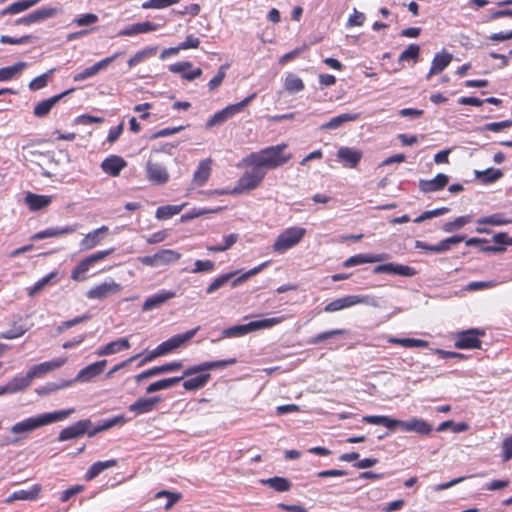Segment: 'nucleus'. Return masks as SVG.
I'll list each match as a JSON object with an SVG mask.
<instances>
[{
    "label": "nucleus",
    "mask_w": 512,
    "mask_h": 512,
    "mask_svg": "<svg viewBox=\"0 0 512 512\" xmlns=\"http://www.w3.org/2000/svg\"><path fill=\"white\" fill-rule=\"evenodd\" d=\"M200 330V327L197 326L194 329L188 330L182 334H176L166 341H163L159 344V347L163 353V355L171 353L173 350L183 346L185 343L190 341L196 333Z\"/></svg>",
    "instance_id": "obj_10"
},
{
    "label": "nucleus",
    "mask_w": 512,
    "mask_h": 512,
    "mask_svg": "<svg viewBox=\"0 0 512 512\" xmlns=\"http://www.w3.org/2000/svg\"><path fill=\"white\" fill-rule=\"evenodd\" d=\"M269 263H270V261L263 262L260 265H258L256 267L248 270L247 272L241 274L237 278L233 277L229 281V282H231V287L232 288H236V287L240 286L241 284L246 282L249 278H251V277L257 275L258 273H260L261 271H263L264 268H266L269 265Z\"/></svg>",
    "instance_id": "obj_39"
},
{
    "label": "nucleus",
    "mask_w": 512,
    "mask_h": 512,
    "mask_svg": "<svg viewBox=\"0 0 512 512\" xmlns=\"http://www.w3.org/2000/svg\"><path fill=\"white\" fill-rule=\"evenodd\" d=\"M183 367V363L181 361H172L165 363L160 366L153 367V372L155 376L162 375L166 373H171L180 370Z\"/></svg>",
    "instance_id": "obj_58"
},
{
    "label": "nucleus",
    "mask_w": 512,
    "mask_h": 512,
    "mask_svg": "<svg viewBox=\"0 0 512 512\" xmlns=\"http://www.w3.org/2000/svg\"><path fill=\"white\" fill-rule=\"evenodd\" d=\"M74 412L73 408L66 410H58L53 412H47L43 414H39L37 416H32L26 418L20 422L15 423L11 427V432L13 434H25L30 433L42 426L49 425L55 422H59L67 418L70 414Z\"/></svg>",
    "instance_id": "obj_2"
},
{
    "label": "nucleus",
    "mask_w": 512,
    "mask_h": 512,
    "mask_svg": "<svg viewBox=\"0 0 512 512\" xmlns=\"http://www.w3.org/2000/svg\"><path fill=\"white\" fill-rule=\"evenodd\" d=\"M162 401L161 396H152L148 398H138L134 403L129 406V411L137 415L151 412L155 406Z\"/></svg>",
    "instance_id": "obj_22"
},
{
    "label": "nucleus",
    "mask_w": 512,
    "mask_h": 512,
    "mask_svg": "<svg viewBox=\"0 0 512 512\" xmlns=\"http://www.w3.org/2000/svg\"><path fill=\"white\" fill-rule=\"evenodd\" d=\"M115 250V247H111L106 250L97 251L83 258L71 271V279L75 281L86 280L87 277L84 274L88 272L95 263L104 260L107 256L114 253Z\"/></svg>",
    "instance_id": "obj_5"
},
{
    "label": "nucleus",
    "mask_w": 512,
    "mask_h": 512,
    "mask_svg": "<svg viewBox=\"0 0 512 512\" xmlns=\"http://www.w3.org/2000/svg\"><path fill=\"white\" fill-rule=\"evenodd\" d=\"M237 363L236 358H230L225 360L206 361L197 365L190 366L184 370L185 376H192L200 372H208L210 370L225 368Z\"/></svg>",
    "instance_id": "obj_13"
},
{
    "label": "nucleus",
    "mask_w": 512,
    "mask_h": 512,
    "mask_svg": "<svg viewBox=\"0 0 512 512\" xmlns=\"http://www.w3.org/2000/svg\"><path fill=\"white\" fill-rule=\"evenodd\" d=\"M448 429H451L454 433L465 432L469 429V424L466 422H454L453 420H446L439 424L437 427L438 432H444Z\"/></svg>",
    "instance_id": "obj_49"
},
{
    "label": "nucleus",
    "mask_w": 512,
    "mask_h": 512,
    "mask_svg": "<svg viewBox=\"0 0 512 512\" xmlns=\"http://www.w3.org/2000/svg\"><path fill=\"white\" fill-rule=\"evenodd\" d=\"M42 0H19L12 4H10L8 7H6L4 10L1 11V15L6 14H18L23 11H26L30 9L31 7L37 5Z\"/></svg>",
    "instance_id": "obj_37"
},
{
    "label": "nucleus",
    "mask_w": 512,
    "mask_h": 512,
    "mask_svg": "<svg viewBox=\"0 0 512 512\" xmlns=\"http://www.w3.org/2000/svg\"><path fill=\"white\" fill-rule=\"evenodd\" d=\"M475 177L483 184H491L503 177V172L496 168H487L486 170H475Z\"/></svg>",
    "instance_id": "obj_38"
},
{
    "label": "nucleus",
    "mask_w": 512,
    "mask_h": 512,
    "mask_svg": "<svg viewBox=\"0 0 512 512\" xmlns=\"http://www.w3.org/2000/svg\"><path fill=\"white\" fill-rule=\"evenodd\" d=\"M55 69H51L46 73L39 75L29 83V89L32 91L40 90L47 86L50 76L53 74Z\"/></svg>",
    "instance_id": "obj_57"
},
{
    "label": "nucleus",
    "mask_w": 512,
    "mask_h": 512,
    "mask_svg": "<svg viewBox=\"0 0 512 512\" xmlns=\"http://www.w3.org/2000/svg\"><path fill=\"white\" fill-rule=\"evenodd\" d=\"M66 358H56L51 361L42 362L37 365H33L29 370V377L33 380L40 378L43 375L62 367L66 363Z\"/></svg>",
    "instance_id": "obj_16"
},
{
    "label": "nucleus",
    "mask_w": 512,
    "mask_h": 512,
    "mask_svg": "<svg viewBox=\"0 0 512 512\" xmlns=\"http://www.w3.org/2000/svg\"><path fill=\"white\" fill-rule=\"evenodd\" d=\"M238 274V271H231L225 274H222L215 278L206 288L207 294H212L215 291L222 288L224 285H226L233 277H235Z\"/></svg>",
    "instance_id": "obj_41"
},
{
    "label": "nucleus",
    "mask_w": 512,
    "mask_h": 512,
    "mask_svg": "<svg viewBox=\"0 0 512 512\" xmlns=\"http://www.w3.org/2000/svg\"><path fill=\"white\" fill-rule=\"evenodd\" d=\"M398 429L426 436L433 431V425L422 418L412 417L409 420L396 419L395 431Z\"/></svg>",
    "instance_id": "obj_8"
},
{
    "label": "nucleus",
    "mask_w": 512,
    "mask_h": 512,
    "mask_svg": "<svg viewBox=\"0 0 512 512\" xmlns=\"http://www.w3.org/2000/svg\"><path fill=\"white\" fill-rule=\"evenodd\" d=\"M57 272H50L43 278L39 279L32 287L28 288V296L34 297L38 294L46 285H48L52 279L56 278Z\"/></svg>",
    "instance_id": "obj_52"
},
{
    "label": "nucleus",
    "mask_w": 512,
    "mask_h": 512,
    "mask_svg": "<svg viewBox=\"0 0 512 512\" xmlns=\"http://www.w3.org/2000/svg\"><path fill=\"white\" fill-rule=\"evenodd\" d=\"M450 209L448 207H440L433 210L424 211L417 218L413 220L414 223H422L426 220L432 219L448 213Z\"/></svg>",
    "instance_id": "obj_55"
},
{
    "label": "nucleus",
    "mask_w": 512,
    "mask_h": 512,
    "mask_svg": "<svg viewBox=\"0 0 512 512\" xmlns=\"http://www.w3.org/2000/svg\"><path fill=\"white\" fill-rule=\"evenodd\" d=\"M146 173L147 178L156 185H163L169 180L167 169L159 163L148 161L146 165Z\"/></svg>",
    "instance_id": "obj_19"
},
{
    "label": "nucleus",
    "mask_w": 512,
    "mask_h": 512,
    "mask_svg": "<svg viewBox=\"0 0 512 512\" xmlns=\"http://www.w3.org/2000/svg\"><path fill=\"white\" fill-rule=\"evenodd\" d=\"M484 335L485 331L478 328L461 331L457 334L454 347L457 349H480L482 342L479 337Z\"/></svg>",
    "instance_id": "obj_7"
},
{
    "label": "nucleus",
    "mask_w": 512,
    "mask_h": 512,
    "mask_svg": "<svg viewBox=\"0 0 512 512\" xmlns=\"http://www.w3.org/2000/svg\"><path fill=\"white\" fill-rule=\"evenodd\" d=\"M256 92L250 94L246 98H244L242 101L228 105L224 107L222 110L216 112L212 117H210L206 124V129H211L215 126H220L223 123H225L229 118L233 117L234 115L242 112L246 106H248L256 97Z\"/></svg>",
    "instance_id": "obj_3"
},
{
    "label": "nucleus",
    "mask_w": 512,
    "mask_h": 512,
    "mask_svg": "<svg viewBox=\"0 0 512 512\" xmlns=\"http://www.w3.org/2000/svg\"><path fill=\"white\" fill-rule=\"evenodd\" d=\"M476 222L478 225L502 226L512 223V219H506L502 214L495 213L489 216L478 218Z\"/></svg>",
    "instance_id": "obj_44"
},
{
    "label": "nucleus",
    "mask_w": 512,
    "mask_h": 512,
    "mask_svg": "<svg viewBox=\"0 0 512 512\" xmlns=\"http://www.w3.org/2000/svg\"><path fill=\"white\" fill-rule=\"evenodd\" d=\"M107 364V360H100L97 362H94L83 369H81L75 378L71 379L70 381L75 382H81V383H87L92 381L95 377L99 376L105 369Z\"/></svg>",
    "instance_id": "obj_14"
},
{
    "label": "nucleus",
    "mask_w": 512,
    "mask_h": 512,
    "mask_svg": "<svg viewBox=\"0 0 512 512\" xmlns=\"http://www.w3.org/2000/svg\"><path fill=\"white\" fill-rule=\"evenodd\" d=\"M420 56V46L418 44H410L399 56L398 62L413 60L417 62Z\"/></svg>",
    "instance_id": "obj_53"
},
{
    "label": "nucleus",
    "mask_w": 512,
    "mask_h": 512,
    "mask_svg": "<svg viewBox=\"0 0 512 512\" xmlns=\"http://www.w3.org/2000/svg\"><path fill=\"white\" fill-rule=\"evenodd\" d=\"M453 59V55L443 49L442 52L436 53L433 57L431 68L426 75V79H430L433 75L441 73L446 69Z\"/></svg>",
    "instance_id": "obj_21"
},
{
    "label": "nucleus",
    "mask_w": 512,
    "mask_h": 512,
    "mask_svg": "<svg viewBox=\"0 0 512 512\" xmlns=\"http://www.w3.org/2000/svg\"><path fill=\"white\" fill-rule=\"evenodd\" d=\"M60 13L61 9L57 7H41L29 13V15L31 24H34L44 22L50 18H54Z\"/></svg>",
    "instance_id": "obj_30"
},
{
    "label": "nucleus",
    "mask_w": 512,
    "mask_h": 512,
    "mask_svg": "<svg viewBox=\"0 0 512 512\" xmlns=\"http://www.w3.org/2000/svg\"><path fill=\"white\" fill-rule=\"evenodd\" d=\"M284 87L289 93H298L304 90L305 85L300 77L293 73H289L285 78Z\"/></svg>",
    "instance_id": "obj_43"
},
{
    "label": "nucleus",
    "mask_w": 512,
    "mask_h": 512,
    "mask_svg": "<svg viewBox=\"0 0 512 512\" xmlns=\"http://www.w3.org/2000/svg\"><path fill=\"white\" fill-rule=\"evenodd\" d=\"M362 421L372 425H382L390 431H395L396 418L387 415H367Z\"/></svg>",
    "instance_id": "obj_34"
},
{
    "label": "nucleus",
    "mask_w": 512,
    "mask_h": 512,
    "mask_svg": "<svg viewBox=\"0 0 512 512\" xmlns=\"http://www.w3.org/2000/svg\"><path fill=\"white\" fill-rule=\"evenodd\" d=\"M472 221L471 215H463L457 217L454 221L446 222L442 226V230L446 233H453L462 229L466 224Z\"/></svg>",
    "instance_id": "obj_42"
},
{
    "label": "nucleus",
    "mask_w": 512,
    "mask_h": 512,
    "mask_svg": "<svg viewBox=\"0 0 512 512\" xmlns=\"http://www.w3.org/2000/svg\"><path fill=\"white\" fill-rule=\"evenodd\" d=\"M362 157V151L354 147L341 146L337 151V161L347 168H356Z\"/></svg>",
    "instance_id": "obj_12"
},
{
    "label": "nucleus",
    "mask_w": 512,
    "mask_h": 512,
    "mask_svg": "<svg viewBox=\"0 0 512 512\" xmlns=\"http://www.w3.org/2000/svg\"><path fill=\"white\" fill-rule=\"evenodd\" d=\"M306 233L305 228L291 227L282 232L273 244L275 252L283 253L298 244Z\"/></svg>",
    "instance_id": "obj_6"
},
{
    "label": "nucleus",
    "mask_w": 512,
    "mask_h": 512,
    "mask_svg": "<svg viewBox=\"0 0 512 512\" xmlns=\"http://www.w3.org/2000/svg\"><path fill=\"white\" fill-rule=\"evenodd\" d=\"M109 228L105 225L90 231L80 241V251H88L98 246L102 240L107 236Z\"/></svg>",
    "instance_id": "obj_15"
},
{
    "label": "nucleus",
    "mask_w": 512,
    "mask_h": 512,
    "mask_svg": "<svg viewBox=\"0 0 512 512\" xmlns=\"http://www.w3.org/2000/svg\"><path fill=\"white\" fill-rule=\"evenodd\" d=\"M384 273L386 274H394L403 277H413L417 274V270L414 267L403 265L399 263H384Z\"/></svg>",
    "instance_id": "obj_31"
},
{
    "label": "nucleus",
    "mask_w": 512,
    "mask_h": 512,
    "mask_svg": "<svg viewBox=\"0 0 512 512\" xmlns=\"http://www.w3.org/2000/svg\"><path fill=\"white\" fill-rule=\"evenodd\" d=\"M187 378L188 379L183 381V388L186 391H197L207 385L211 379V375L207 372H200Z\"/></svg>",
    "instance_id": "obj_26"
},
{
    "label": "nucleus",
    "mask_w": 512,
    "mask_h": 512,
    "mask_svg": "<svg viewBox=\"0 0 512 512\" xmlns=\"http://www.w3.org/2000/svg\"><path fill=\"white\" fill-rule=\"evenodd\" d=\"M512 126V120H504L500 122H492L487 123L483 126H480L477 128V131L484 132V131H491V132H500L506 128H509Z\"/></svg>",
    "instance_id": "obj_59"
},
{
    "label": "nucleus",
    "mask_w": 512,
    "mask_h": 512,
    "mask_svg": "<svg viewBox=\"0 0 512 512\" xmlns=\"http://www.w3.org/2000/svg\"><path fill=\"white\" fill-rule=\"evenodd\" d=\"M127 166V162L120 156L110 155L101 163L102 170L112 176H119L121 171Z\"/></svg>",
    "instance_id": "obj_23"
},
{
    "label": "nucleus",
    "mask_w": 512,
    "mask_h": 512,
    "mask_svg": "<svg viewBox=\"0 0 512 512\" xmlns=\"http://www.w3.org/2000/svg\"><path fill=\"white\" fill-rule=\"evenodd\" d=\"M215 269V263L211 260H196L192 273L211 272Z\"/></svg>",
    "instance_id": "obj_64"
},
{
    "label": "nucleus",
    "mask_w": 512,
    "mask_h": 512,
    "mask_svg": "<svg viewBox=\"0 0 512 512\" xmlns=\"http://www.w3.org/2000/svg\"><path fill=\"white\" fill-rule=\"evenodd\" d=\"M52 202V197L28 192L25 196V203L31 211H39L46 208Z\"/></svg>",
    "instance_id": "obj_27"
},
{
    "label": "nucleus",
    "mask_w": 512,
    "mask_h": 512,
    "mask_svg": "<svg viewBox=\"0 0 512 512\" xmlns=\"http://www.w3.org/2000/svg\"><path fill=\"white\" fill-rule=\"evenodd\" d=\"M122 290V285L111 280L110 282L101 283L86 292L88 299L103 300L110 295L117 294Z\"/></svg>",
    "instance_id": "obj_11"
},
{
    "label": "nucleus",
    "mask_w": 512,
    "mask_h": 512,
    "mask_svg": "<svg viewBox=\"0 0 512 512\" xmlns=\"http://www.w3.org/2000/svg\"><path fill=\"white\" fill-rule=\"evenodd\" d=\"M261 483L277 492H287L291 489L292 483L289 479L280 476H274L268 479H262Z\"/></svg>",
    "instance_id": "obj_35"
},
{
    "label": "nucleus",
    "mask_w": 512,
    "mask_h": 512,
    "mask_svg": "<svg viewBox=\"0 0 512 512\" xmlns=\"http://www.w3.org/2000/svg\"><path fill=\"white\" fill-rule=\"evenodd\" d=\"M186 206V203H183L181 205H164L160 206L156 210L155 217L158 220H166L171 218L174 215L179 214L183 208Z\"/></svg>",
    "instance_id": "obj_40"
},
{
    "label": "nucleus",
    "mask_w": 512,
    "mask_h": 512,
    "mask_svg": "<svg viewBox=\"0 0 512 512\" xmlns=\"http://www.w3.org/2000/svg\"><path fill=\"white\" fill-rule=\"evenodd\" d=\"M176 297V293L169 290H160L157 293L149 296L146 298L142 305L143 311H150L156 308H159L161 305H163L168 300Z\"/></svg>",
    "instance_id": "obj_20"
},
{
    "label": "nucleus",
    "mask_w": 512,
    "mask_h": 512,
    "mask_svg": "<svg viewBox=\"0 0 512 512\" xmlns=\"http://www.w3.org/2000/svg\"><path fill=\"white\" fill-rule=\"evenodd\" d=\"M9 382L14 393H17L28 388L31 385L32 379L29 377V373L27 372L25 376H15Z\"/></svg>",
    "instance_id": "obj_54"
},
{
    "label": "nucleus",
    "mask_w": 512,
    "mask_h": 512,
    "mask_svg": "<svg viewBox=\"0 0 512 512\" xmlns=\"http://www.w3.org/2000/svg\"><path fill=\"white\" fill-rule=\"evenodd\" d=\"M76 231L75 226L65 227H49L45 230L39 231L31 236L32 241L42 240L46 238L59 237L61 235L72 234Z\"/></svg>",
    "instance_id": "obj_25"
},
{
    "label": "nucleus",
    "mask_w": 512,
    "mask_h": 512,
    "mask_svg": "<svg viewBox=\"0 0 512 512\" xmlns=\"http://www.w3.org/2000/svg\"><path fill=\"white\" fill-rule=\"evenodd\" d=\"M466 239L465 235H453L448 238L441 240L439 244V248L441 253L448 251L452 246L459 244L460 242Z\"/></svg>",
    "instance_id": "obj_62"
},
{
    "label": "nucleus",
    "mask_w": 512,
    "mask_h": 512,
    "mask_svg": "<svg viewBox=\"0 0 512 512\" xmlns=\"http://www.w3.org/2000/svg\"><path fill=\"white\" fill-rule=\"evenodd\" d=\"M228 68L227 64H224L220 66L219 70L217 71L216 75L209 81L208 86L209 90L214 91L217 89L223 82L225 76H226V69Z\"/></svg>",
    "instance_id": "obj_63"
},
{
    "label": "nucleus",
    "mask_w": 512,
    "mask_h": 512,
    "mask_svg": "<svg viewBox=\"0 0 512 512\" xmlns=\"http://www.w3.org/2000/svg\"><path fill=\"white\" fill-rule=\"evenodd\" d=\"M287 146L286 143H281L263 148L258 152H252L244 159V162L248 166H257L266 172L267 170L276 169L286 164L292 158L291 153H284Z\"/></svg>",
    "instance_id": "obj_1"
},
{
    "label": "nucleus",
    "mask_w": 512,
    "mask_h": 512,
    "mask_svg": "<svg viewBox=\"0 0 512 512\" xmlns=\"http://www.w3.org/2000/svg\"><path fill=\"white\" fill-rule=\"evenodd\" d=\"M180 0H148L142 3L143 9H163L179 3Z\"/></svg>",
    "instance_id": "obj_61"
},
{
    "label": "nucleus",
    "mask_w": 512,
    "mask_h": 512,
    "mask_svg": "<svg viewBox=\"0 0 512 512\" xmlns=\"http://www.w3.org/2000/svg\"><path fill=\"white\" fill-rule=\"evenodd\" d=\"M283 321V317H273V318H265L259 319L249 322V326L251 327V332L271 328Z\"/></svg>",
    "instance_id": "obj_46"
},
{
    "label": "nucleus",
    "mask_w": 512,
    "mask_h": 512,
    "mask_svg": "<svg viewBox=\"0 0 512 512\" xmlns=\"http://www.w3.org/2000/svg\"><path fill=\"white\" fill-rule=\"evenodd\" d=\"M27 330L26 327L14 322L9 330L0 333V339H15L24 335Z\"/></svg>",
    "instance_id": "obj_60"
},
{
    "label": "nucleus",
    "mask_w": 512,
    "mask_h": 512,
    "mask_svg": "<svg viewBox=\"0 0 512 512\" xmlns=\"http://www.w3.org/2000/svg\"><path fill=\"white\" fill-rule=\"evenodd\" d=\"M26 67V62H17L12 66L0 68V81L11 80L16 74L20 73Z\"/></svg>",
    "instance_id": "obj_45"
},
{
    "label": "nucleus",
    "mask_w": 512,
    "mask_h": 512,
    "mask_svg": "<svg viewBox=\"0 0 512 512\" xmlns=\"http://www.w3.org/2000/svg\"><path fill=\"white\" fill-rule=\"evenodd\" d=\"M361 117L360 113H343L331 118L328 122L322 124L320 130H335L342 127L345 123L357 121Z\"/></svg>",
    "instance_id": "obj_24"
},
{
    "label": "nucleus",
    "mask_w": 512,
    "mask_h": 512,
    "mask_svg": "<svg viewBox=\"0 0 512 512\" xmlns=\"http://www.w3.org/2000/svg\"><path fill=\"white\" fill-rule=\"evenodd\" d=\"M347 333H348V331L345 330V329H334V330H329V331L321 332V333L313 336L309 340V343L316 345V344L322 343L323 341H325L327 339L333 338L335 336H342V335H345Z\"/></svg>",
    "instance_id": "obj_51"
},
{
    "label": "nucleus",
    "mask_w": 512,
    "mask_h": 512,
    "mask_svg": "<svg viewBox=\"0 0 512 512\" xmlns=\"http://www.w3.org/2000/svg\"><path fill=\"white\" fill-rule=\"evenodd\" d=\"M75 89L71 88L68 89L60 94L54 95L48 99H44L40 101L38 104L34 107V115L38 118H42L47 116L54 105H56L62 98H64L66 95L72 93Z\"/></svg>",
    "instance_id": "obj_17"
},
{
    "label": "nucleus",
    "mask_w": 512,
    "mask_h": 512,
    "mask_svg": "<svg viewBox=\"0 0 512 512\" xmlns=\"http://www.w3.org/2000/svg\"><path fill=\"white\" fill-rule=\"evenodd\" d=\"M41 491V486L38 484H35L31 487L29 490H18L13 492L7 499V502H11L14 500H35L39 496V493Z\"/></svg>",
    "instance_id": "obj_36"
},
{
    "label": "nucleus",
    "mask_w": 512,
    "mask_h": 512,
    "mask_svg": "<svg viewBox=\"0 0 512 512\" xmlns=\"http://www.w3.org/2000/svg\"><path fill=\"white\" fill-rule=\"evenodd\" d=\"M266 176V171L252 166L250 170L238 179L236 186L232 189V195L241 194L256 189Z\"/></svg>",
    "instance_id": "obj_4"
},
{
    "label": "nucleus",
    "mask_w": 512,
    "mask_h": 512,
    "mask_svg": "<svg viewBox=\"0 0 512 512\" xmlns=\"http://www.w3.org/2000/svg\"><path fill=\"white\" fill-rule=\"evenodd\" d=\"M448 182L449 176L444 173H439L430 180L420 179L418 187L421 192L427 194L444 189Z\"/></svg>",
    "instance_id": "obj_18"
},
{
    "label": "nucleus",
    "mask_w": 512,
    "mask_h": 512,
    "mask_svg": "<svg viewBox=\"0 0 512 512\" xmlns=\"http://www.w3.org/2000/svg\"><path fill=\"white\" fill-rule=\"evenodd\" d=\"M211 174V159L200 161L196 171L193 174V181L197 186H203Z\"/></svg>",
    "instance_id": "obj_32"
},
{
    "label": "nucleus",
    "mask_w": 512,
    "mask_h": 512,
    "mask_svg": "<svg viewBox=\"0 0 512 512\" xmlns=\"http://www.w3.org/2000/svg\"><path fill=\"white\" fill-rule=\"evenodd\" d=\"M249 323L239 324L222 331V336L226 338L241 337L251 332Z\"/></svg>",
    "instance_id": "obj_50"
},
{
    "label": "nucleus",
    "mask_w": 512,
    "mask_h": 512,
    "mask_svg": "<svg viewBox=\"0 0 512 512\" xmlns=\"http://www.w3.org/2000/svg\"><path fill=\"white\" fill-rule=\"evenodd\" d=\"M73 384V381L70 380H60L58 382H47L43 386L37 387L35 392L39 396H47L52 393H55L61 389L67 388Z\"/></svg>",
    "instance_id": "obj_33"
},
{
    "label": "nucleus",
    "mask_w": 512,
    "mask_h": 512,
    "mask_svg": "<svg viewBox=\"0 0 512 512\" xmlns=\"http://www.w3.org/2000/svg\"><path fill=\"white\" fill-rule=\"evenodd\" d=\"M390 343L398 344L406 348H416V347H428L429 343L426 340L415 339V338H396L392 337L389 339Z\"/></svg>",
    "instance_id": "obj_47"
},
{
    "label": "nucleus",
    "mask_w": 512,
    "mask_h": 512,
    "mask_svg": "<svg viewBox=\"0 0 512 512\" xmlns=\"http://www.w3.org/2000/svg\"><path fill=\"white\" fill-rule=\"evenodd\" d=\"M157 256L159 257L158 262L160 266L177 262L180 259L181 254L172 249H161L157 252Z\"/></svg>",
    "instance_id": "obj_48"
},
{
    "label": "nucleus",
    "mask_w": 512,
    "mask_h": 512,
    "mask_svg": "<svg viewBox=\"0 0 512 512\" xmlns=\"http://www.w3.org/2000/svg\"><path fill=\"white\" fill-rule=\"evenodd\" d=\"M130 343L128 338H119L115 341H112L99 349L96 350L95 354L97 356H107L115 354L121 350L129 349Z\"/></svg>",
    "instance_id": "obj_28"
},
{
    "label": "nucleus",
    "mask_w": 512,
    "mask_h": 512,
    "mask_svg": "<svg viewBox=\"0 0 512 512\" xmlns=\"http://www.w3.org/2000/svg\"><path fill=\"white\" fill-rule=\"evenodd\" d=\"M37 39L38 38L34 35H24L19 38L11 37L8 35H2L0 37V43L18 45V44L32 43V42L36 41Z\"/></svg>",
    "instance_id": "obj_56"
},
{
    "label": "nucleus",
    "mask_w": 512,
    "mask_h": 512,
    "mask_svg": "<svg viewBox=\"0 0 512 512\" xmlns=\"http://www.w3.org/2000/svg\"><path fill=\"white\" fill-rule=\"evenodd\" d=\"M186 377L187 376H185L184 372H183L181 376L160 379V380L155 381V382L151 383L150 385H148L146 387V393L152 394L157 391L169 389V388L175 386L176 384H178L180 381L184 380Z\"/></svg>",
    "instance_id": "obj_29"
},
{
    "label": "nucleus",
    "mask_w": 512,
    "mask_h": 512,
    "mask_svg": "<svg viewBox=\"0 0 512 512\" xmlns=\"http://www.w3.org/2000/svg\"><path fill=\"white\" fill-rule=\"evenodd\" d=\"M92 426L90 419H82L74 424L62 429L57 437V441L64 442L72 439H78L85 435L87 429Z\"/></svg>",
    "instance_id": "obj_9"
}]
</instances>
